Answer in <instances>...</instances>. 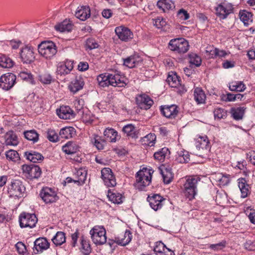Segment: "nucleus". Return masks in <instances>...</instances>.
<instances>
[{"label": "nucleus", "mask_w": 255, "mask_h": 255, "mask_svg": "<svg viewBox=\"0 0 255 255\" xmlns=\"http://www.w3.org/2000/svg\"><path fill=\"white\" fill-rule=\"evenodd\" d=\"M56 113L58 117L62 119H70L74 117L73 111L69 106H61L57 110Z\"/></svg>", "instance_id": "412c9836"}, {"label": "nucleus", "mask_w": 255, "mask_h": 255, "mask_svg": "<svg viewBox=\"0 0 255 255\" xmlns=\"http://www.w3.org/2000/svg\"><path fill=\"white\" fill-rule=\"evenodd\" d=\"M161 173L164 182L166 184L169 183L173 178L172 173L167 170H165V171H162Z\"/></svg>", "instance_id": "052dcab7"}, {"label": "nucleus", "mask_w": 255, "mask_h": 255, "mask_svg": "<svg viewBox=\"0 0 255 255\" xmlns=\"http://www.w3.org/2000/svg\"><path fill=\"white\" fill-rule=\"evenodd\" d=\"M131 237L130 231L127 230L124 234L120 235L116 238V241L118 245L125 246L130 242Z\"/></svg>", "instance_id": "a878e982"}, {"label": "nucleus", "mask_w": 255, "mask_h": 255, "mask_svg": "<svg viewBox=\"0 0 255 255\" xmlns=\"http://www.w3.org/2000/svg\"><path fill=\"white\" fill-rule=\"evenodd\" d=\"M50 244L45 238L37 239L34 242L33 252L34 254L42 253L49 248Z\"/></svg>", "instance_id": "a211bd4d"}, {"label": "nucleus", "mask_w": 255, "mask_h": 255, "mask_svg": "<svg viewBox=\"0 0 255 255\" xmlns=\"http://www.w3.org/2000/svg\"><path fill=\"white\" fill-rule=\"evenodd\" d=\"M85 46L87 48L92 50L98 48L99 45L95 39L90 38L87 39Z\"/></svg>", "instance_id": "4d7b16f0"}, {"label": "nucleus", "mask_w": 255, "mask_h": 255, "mask_svg": "<svg viewBox=\"0 0 255 255\" xmlns=\"http://www.w3.org/2000/svg\"><path fill=\"white\" fill-rule=\"evenodd\" d=\"M136 103L141 109L148 110L153 104L152 100L145 94H142L137 96Z\"/></svg>", "instance_id": "6ab92c4d"}, {"label": "nucleus", "mask_w": 255, "mask_h": 255, "mask_svg": "<svg viewBox=\"0 0 255 255\" xmlns=\"http://www.w3.org/2000/svg\"><path fill=\"white\" fill-rule=\"evenodd\" d=\"M176 160L180 163H187L190 160L189 152L185 150H180L177 151L176 155Z\"/></svg>", "instance_id": "473e14b6"}, {"label": "nucleus", "mask_w": 255, "mask_h": 255, "mask_svg": "<svg viewBox=\"0 0 255 255\" xmlns=\"http://www.w3.org/2000/svg\"><path fill=\"white\" fill-rule=\"evenodd\" d=\"M226 241H222L218 244L210 245L209 248L214 251H218L226 247Z\"/></svg>", "instance_id": "e2e57ef3"}, {"label": "nucleus", "mask_w": 255, "mask_h": 255, "mask_svg": "<svg viewBox=\"0 0 255 255\" xmlns=\"http://www.w3.org/2000/svg\"><path fill=\"white\" fill-rule=\"evenodd\" d=\"M91 239L94 244L97 245H102L106 243L107 237L106 231L103 226H96L90 231Z\"/></svg>", "instance_id": "20e7f679"}, {"label": "nucleus", "mask_w": 255, "mask_h": 255, "mask_svg": "<svg viewBox=\"0 0 255 255\" xmlns=\"http://www.w3.org/2000/svg\"><path fill=\"white\" fill-rule=\"evenodd\" d=\"M214 117L215 119H223L227 116L226 112L223 109L218 108L215 109Z\"/></svg>", "instance_id": "bf43d9fd"}, {"label": "nucleus", "mask_w": 255, "mask_h": 255, "mask_svg": "<svg viewBox=\"0 0 255 255\" xmlns=\"http://www.w3.org/2000/svg\"><path fill=\"white\" fill-rule=\"evenodd\" d=\"M20 58L24 63H30L34 60L35 56L32 48L28 46H25L21 50Z\"/></svg>", "instance_id": "dca6fc26"}, {"label": "nucleus", "mask_w": 255, "mask_h": 255, "mask_svg": "<svg viewBox=\"0 0 255 255\" xmlns=\"http://www.w3.org/2000/svg\"><path fill=\"white\" fill-rule=\"evenodd\" d=\"M246 249L249 251L255 250V240H247L244 244Z\"/></svg>", "instance_id": "774afa93"}, {"label": "nucleus", "mask_w": 255, "mask_h": 255, "mask_svg": "<svg viewBox=\"0 0 255 255\" xmlns=\"http://www.w3.org/2000/svg\"><path fill=\"white\" fill-rule=\"evenodd\" d=\"M19 222L21 228H32L35 226L37 218L35 214L22 213L19 217Z\"/></svg>", "instance_id": "423d86ee"}, {"label": "nucleus", "mask_w": 255, "mask_h": 255, "mask_svg": "<svg viewBox=\"0 0 255 255\" xmlns=\"http://www.w3.org/2000/svg\"><path fill=\"white\" fill-rule=\"evenodd\" d=\"M75 133V129L73 128L65 127L60 130L59 135L62 138L68 139L71 138Z\"/></svg>", "instance_id": "c9c22d12"}, {"label": "nucleus", "mask_w": 255, "mask_h": 255, "mask_svg": "<svg viewBox=\"0 0 255 255\" xmlns=\"http://www.w3.org/2000/svg\"><path fill=\"white\" fill-rule=\"evenodd\" d=\"M170 154V151L167 147L160 149L154 154V158L159 162H163L166 158H168Z\"/></svg>", "instance_id": "c756f323"}, {"label": "nucleus", "mask_w": 255, "mask_h": 255, "mask_svg": "<svg viewBox=\"0 0 255 255\" xmlns=\"http://www.w3.org/2000/svg\"><path fill=\"white\" fill-rule=\"evenodd\" d=\"M52 240L56 246H60L66 241L65 235L62 232H58Z\"/></svg>", "instance_id": "37998d69"}, {"label": "nucleus", "mask_w": 255, "mask_h": 255, "mask_svg": "<svg viewBox=\"0 0 255 255\" xmlns=\"http://www.w3.org/2000/svg\"><path fill=\"white\" fill-rule=\"evenodd\" d=\"M243 181H245V180L242 179L239 182V187L241 192V197L244 198L247 197L249 190V186L246 185L245 182H243Z\"/></svg>", "instance_id": "3c124183"}, {"label": "nucleus", "mask_w": 255, "mask_h": 255, "mask_svg": "<svg viewBox=\"0 0 255 255\" xmlns=\"http://www.w3.org/2000/svg\"><path fill=\"white\" fill-rule=\"evenodd\" d=\"M80 116H82L83 122L86 124H91L93 121V117L90 112L88 110H86L85 112H82Z\"/></svg>", "instance_id": "864d4df0"}, {"label": "nucleus", "mask_w": 255, "mask_h": 255, "mask_svg": "<svg viewBox=\"0 0 255 255\" xmlns=\"http://www.w3.org/2000/svg\"><path fill=\"white\" fill-rule=\"evenodd\" d=\"M199 181V178L195 176H189L186 178L184 184V192L190 200L193 199L196 194V186Z\"/></svg>", "instance_id": "7ed1b4c3"}, {"label": "nucleus", "mask_w": 255, "mask_h": 255, "mask_svg": "<svg viewBox=\"0 0 255 255\" xmlns=\"http://www.w3.org/2000/svg\"><path fill=\"white\" fill-rule=\"evenodd\" d=\"M233 12V7L230 3L223 2L216 8V15L221 19H225Z\"/></svg>", "instance_id": "ddd939ff"}, {"label": "nucleus", "mask_w": 255, "mask_h": 255, "mask_svg": "<svg viewBox=\"0 0 255 255\" xmlns=\"http://www.w3.org/2000/svg\"><path fill=\"white\" fill-rule=\"evenodd\" d=\"M169 48L179 53H185L189 49L188 41L183 38L172 39L169 43Z\"/></svg>", "instance_id": "39448f33"}, {"label": "nucleus", "mask_w": 255, "mask_h": 255, "mask_svg": "<svg viewBox=\"0 0 255 255\" xmlns=\"http://www.w3.org/2000/svg\"><path fill=\"white\" fill-rule=\"evenodd\" d=\"M38 50L40 55L46 59H51L57 53L56 45L51 41L42 42L38 45Z\"/></svg>", "instance_id": "f03ea898"}, {"label": "nucleus", "mask_w": 255, "mask_h": 255, "mask_svg": "<svg viewBox=\"0 0 255 255\" xmlns=\"http://www.w3.org/2000/svg\"><path fill=\"white\" fill-rule=\"evenodd\" d=\"M81 245L83 253L85 255L88 254L91 252V247L89 242L83 238L81 240Z\"/></svg>", "instance_id": "680f3d73"}, {"label": "nucleus", "mask_w": 255, "mask_h": 255, "mask_svg": "<svg viewBox=\"0 0 255 255\" xmlns=\"http://www.w3.org/2000/svg\"><path fill=\"white\" fill-rule=\"evenodd\" d=\"M4 138L6 145L15 146L18 143L17 136L12 131L6 132L4 135Z\"/></svg>", "instance_id": "cd10ccee"}, {"label": "nucleus", "mask_w": 255, "mask_h": 255, "mask_svg": "<svg viewBox=\"0 0 255 255\" xmlns=\"http://www.w3.org/2000/svg\"><path fill=\"white\" fill-rule=\"evenodd\" d=\"M6 159L12 162H17L20 160L18 152L14 150L10 149L5 152Z\"/></svg>", "instance_id": "49530a36"}, {"label": "nucleus", "mask_w": 255, "mask_h": 255, "mask_svg": "<svg viewBox=\"0 0 255 255\" xmlns=\"http://www.w3.org/2000/svg\"><path fill=\"white\" fill-rule=\"evenodd\" d=\"M15 80L16 76L13 73L4 74L0 78V87L4 90H8L13 86Z\"/></svg>", "instance_id": "f8f14e48"}, {"label": "nucleus", "mask_w": 255, "mask_h": 255, "mask_svg": "<svg viewBox=\"0 0 255 255\" xmlns=\"http://www.w3.org/2000/svg\"><path fill=\"white\" fill-rule=\"evenodd\" d=\"M165 245L163 243L157 242L156 243L155 246L154 247V251L157 255H162L165 250Z\"/></svg>", "instance_id": "13d9d810"}, {"label": "nucleus", "mask_w": 255, "mask_h": 255, "mask_svg": "<svg viewBox=\"0 0 255 255\" xmlns=\"http://www.w3.org/2000/svg\"><path fill=\"white\" fill-rule=\"evenodd\" d=\"M138 59H139L138 57L131 56L124 60V64L130 68H133L138 64L139 62Z\"/></svg>", "instance_id": "a18cd8bd"}, {"label": "nucleus", "mask_w": 255, "mask_h": 255, "mask_svg": "<svg viewBox=\"0 0 255 255\" xmlns=\"http://www.w3.org/2000/svg\"><path fill=\"white\" fill-rule=\"evenodd\" d=\"M47 138L50 141L56 142L58 141V136L55 130L49 129L47 132Z\"/></svg>", "instance_id": "0e129e2a"}, {"label": "nucleus", "mask_w": 255, "mask_h": 255, "mask_svg": "<svg viewBox=\"0 0 255 255\" xmlns=\"http://www.w3.org/2000/svg\"><path fill=\"white\" fill-rule=\"evenodd\" d=\"M108 197L111 202L115 204H120L122 202V196L119 193L109 191Z\"/></svg>", "instance_id": "09e8293b"}, {"label": "nucleus", "mask_w": 255, "mask_h": 255, "mask_svg": "<svg viewBox=\"0 0 255 255\" xmlns=\"http://www.w3.org/2000/svg\"><path fill=\"white\" fill-rule=\"evenodd\" d=\"M24 156L27 159L33 163L38 162L43 159V156L40 153L35 151H26Z\"/></svg>", "instance_id": "7c9ffc66"}, {"label": "nucleus", "mask_w": 255, "mask_h": 255, "mask_svg": "<svg viewBox=\"0 0 255 255\" xmlns=\"http://www.w3.org/2000/svg\"><path fill=\"white\" fill-rule=\"evenodd\" d=\"M25 188L19 180H13L8 187V192L10 196L20 197L23 196Z\"/></svg>", "instance_id": "9d476101"}, {"label": "nucleus", "mask_w": 255, "mask_h": 255, "mask_svg": "<svg viewBox=\"0 0 255 255\" xmlns=\"http://www.w3.org/2000/svg\"><path fill=\"white\" fill-rule=\"evenodd\" d=\"M245 108L244 107L233 108L231 109V114L235 120H241L243 118Z\"/></svg>", "instance_id": "79ce46f5"}, {"label": "nucleus", "mask_w": 255, "mask_h": 255, "mask_svg": "<svg viewBox=\"0 0 255 255\" xmlns=\"http://www.w3.org/2000/svg\"><path fill=\"white\" fill-rule=\"evenodd\" d=\"M84 101L83 99L76 100L74 102V106L77 114L81 115L82 112H85L86 109H84Z\"/></svg>", "instance_id": "5fc2aeb1"}, {"label": "nucleus", "mask_w": 255, "mask_h": 255, "mask_svg": "<svg viewBox=\"0 0 255 255\" xmlns=\"http://www.w3.org/2000/svg\"><path fill=\"white\" fill-rule=\"evenodd\" d=\"M153 171L147 168H143L137 172L136 175V182L134 183L135 188L139 190H144L151 183V174Z\"/></svg>", "instance_id": "f257e3e1"}, {"label": "nucleus", "mask_w": 255, "mask_h": 255, "mask_svg": "<svg viewBox=\"0 0 255 255\" xmlns=\"http://www.w3.org/2000/svg\"><path fill=\"white\" fill-rule=\"evenodd\" d=\"M109 79V73L100 74L97 78L99 85L103 87L110 85Z\"/></svg>", "instance_id": "a19ab883"}, {"label": "nucleus", "mask_w": 255, "mask_h": 255, "mask_svg": "<svg viewBox=\"0 0 255 255\" xmlns=\"http://www.w3.org/2000/svg\"><path fill=\"white\" fill-rule=\"evenodd\" d=\"M75 175L78 178V182L84 183L86 179L87 171L84 169L80 168L77 171Z\"/></svg>", "instance_id": "6e6d98bb"}, {"label": "nucleus", "mask_w": 255, "mask_h": 255, "mask_svg": "<svg viewBox=\"0 0 255 255\" xmlns=\"http://www.w3.org/2000/svg\"><path fill=\"white\" fill-rule=\"evenodd\" d=\"M166 81L171 87L176 88L180 85L179 78L176 74L173 72L169 73Z\"/></svg>", "instance_id": "f704fd0d"}, {"label": "nucleus", "mask_w": 255, "mask_h": 255, "mask_svg": "<svg viewBox=\"0 0 255 255\" xmlns=\"http://www.w3.org/2000/svg\"><path fill=\"white\" fill-rule=\"evenodd\" d=\"M39 80L44 84H49L51 83L52 78L49 74H43L39 76Z\"/></svg>", "instance_id": "338daca9"}, {"label": "nucleus", "mask_w": 255, "mask_h": 255, "mask_svg": "<svg viewBox=\"0 0 255 255\" xmlns=\"http://www.w3.org/2000/svg\"><path fill=\"white\" fill-rule=\"evenodd\" d=\"M212 178L216 184L220 186L227 185L230 182V176L229 175H224L221 173L213 174Z\"/></svg>", "instance_id": "b1692460"}, {"label": "nucleus", "mask_w": 255, "mask_h": 255, "mask_svg": "<svg viewBox=\"0 0 255 255\" xmlns=\"http://www.w3.org/2000/svg\"><path fill=\"white\" fill-rule=\"evenodd\" d=\"M101 176L105 185L107 187H114L116 185L115 177L110 168H103L101 170Z\"/></svg>", "instance_id": "4468645a"}, {"label": "nucleus", "mask_w": 255, "mask_h": 255, "mask_svg": "<svg viewBox=\"0 0 255 255\" xmlns=\"http://www.w3.org/2000/svg\"><path fill=\"white\" fill-rule=\"evenodd\" d=\"M245 85L241 81L233 82L230 84L229 89L232 91L242 92L246 89Z\"/></svg>", "instance_id": "c03bdc74"}, {"label": "nucleus", "mask_w": 255, "mask_h": 255, "mask_svg": "<svg viewBox=\"0 0 255 255\" xmlns=\"http://www.w3.org/2000/svg\"><path fill=\"white\" fill-rule=\"evenodd\" d=\"M122 131L126 136L128 138H136L138 137V132L135 127L132 124H128L123 128Z\"/></svg>", "instance_id": "393cba45"}, {"label": "nucleus", "mask_w": 255, "mask_h": 255, "mask_svg": "<svg viewBox=\"0 0 255 255\" xmlns=\"http://www.w3.org/2000/svg\"><path fill=\"white\" fill-rule=\"evenodd\" d=\"M94 144L97 149L101 150L104 148L105 144V141L102 139L100 137L96 136L94 138Z\"/></svg>", "instance_id": "69168bd1"}, {"label": "nucleus", "mask_w": 255, "mask_h": 255, "mask_svg": "<svg viewBox=\"0 0 255 255\" xmlns=\"http://www.w3.org/2000/svg\"><path fill=\"white\" fill-rule=\"evenodd\" d=\"M63 152L68 154H72L79 150L78 145L73 142L69 141L62 147Z\"/></svg>", "instance_id": "2f4dec72"}, {"label": "nucleus", "mask_w": 255, "mask_h": 255, "mask_svg": "<svg viewBox=\"0 0 255 255\" xmlns=\"http://www.w3.org/2000/svg\"><path fill=\"white\" fill-rule=\"evenodd\" d=\"M73 69V63L71 61L67 60L64 62L58 63L57 67L56 73L58 75H67Z\"/></svg>", "instance_id": "aec40b11"}, {"label": "nucleus", "mask_w": 255, "mask_h": 255, "mask_svg": "<svg viewBox=\"0 0 255 255\" xmlns=\"http://www.w3.org/2000/svg\"><path fill=\"white\" fill-rule=\"evenodd\" d=\"M110 84L114 87H124L127 84L126 77L118 71L109 73Z\"/></svg>", "instance_id": "9b49d317"}, {"label": "nucleus", "mask_w": 255, "mask_h": 255, "mask_svg": "<svg viewBox=\"0 0 255 255\" xmlns=\"http://www.w3.org/2000/svg\"><path fill=\"white\" fill-rule=\"evenodd\" d=\"M105 136L109 140L110 142H116L120 139L121 136L118 134V132L113 128H107L104 132Z\"/></svg>", "instance_id": "c85d7f7f"}, {"label": "nucleus", "mask_w": 255, "mask_h": 255, "mask_svg": "<svg viewBox=\"0 0 255 255\" xmlns=\"http://www.w3.org/2000/svg\"><path fill=\"white\" fill-rule=\"evenodd\" d=\"M209 140L206 135H199L196 138V147L198 150L197 154L203 156L210 149Z\"/></svg>", "instance_id": "6e6552de"}, {"label": "nucleus", "mask_w": 255, "mask_h": 255, "mask_svg": "<svg viewBox=\"0 0 255 255\" xmlns=\"http://www.w3.org/2000/svg\"><path fill=\"white\" fill-rule=\"evenodd\" d=\"M165 199L159 194H154L152 196H148L147 201L152 209L157 211L161 209L163 205Z\"/></svg>", "instance_id": "f3484780"}, {"label": "nucleus", "mask_w": 255, "mask_h": 255, "mask_svg": "<svg viewBox=\"0 0 255 255\" xmlns=\"http://www.w3.org/2000/svg\"><path fill=\"white\" fill-rule=\"evenodd\" d=\"M194 99L198 104H202L205 102L206 95L200 88H196L194 90Z\"/></svg>", "instance_id": "e433bc0d"}, {"label": "nucleus", "mask_w": 255, "mask_h": 255, "mask_svg": "<svg viewBox=\"0 0 255 255\" xmlns=\"http://www.w3.org/2000/svg\"><path fill=\"white\" fill-rule=\"evenodd\" d=\"M157 6L165 12L171 9L173 6V3L170 0H159L157 3Z\"/></svg>", "instance_id": "ea45409f"}, {"label": "nucleus", "mask_w": 255, "mask_h": 255, "mask_svg": "<svg viewBox=\"0 0 255 255\" xmlns=\"http://www.w3.org/2000/svg\"><path fill=\"white\" fill-rule=\"evenodd\" d=\"M156 135L154 133H149L141 138L142 144L152 146L154 145L156 140Z\"/></svg>", "instance_id": "58836bf2"}, {"label": "nucleus", "mask_w": 255, "mask_h": 255, "mask_svg": "<svg viewBox=\"0 0 255 255\" xmlns=\"http://www.w3.org/2000/svg\"><path fill=\"white\" fill-rule=\"evenodd\" d=\"M239 15L241 20L244 22L245 25H248L252 22V14L251 12L245 10H241Z\"/></svg>", "instance_id": "4c0bfd02"}, {"label": "nucleus", "mask_w": 255, "mask_h": 255, "mask_svg": "<svg viewBox=\"0 0 255 255\" xmlns=\"http://www.w3.org/2000/svg\"><path fill=\"white\" fill-rule=\"evenodd\" d=\"M55 30L61 32H69L72 28L73 25L69 20L65 19L62 22L56 24L54 26Z\"/></svg>", "instance_id": "bb28decb"}, {"label": "nucleus", "mask_w": 255, "mask_h": 255, "mask_svg": "<svg viewBox=\"0 0 255 255\" xmlns=\"http://www.w3.org/2000/svg\"><path fill=\"white\" fill-rule=\"evenodd\" d=\"M40 196L42 200L46 204H52L59 199L56 192L49 187H44L41 190Z\"/></svg>", "instance_id": "0eeeda50"}, {"label": "nucleus", "mask_w": 255, "mask_h": 255, "mask_svg": "<svg viewBox=\"0 0 255 255\" xmlns=\"http://www.w3.org/2000/svg\"><path fill=\"white\" fill-rule=\"evenodd\" d=\"M115 32L118 38L123 41H128L133 38V34L131 31L124 26H120L115 28Z\"/></svg>", "instance_id": "2eb2a0df"}, {"label": "nucleus", "mask_w": 255, "mask_h": 255, "mask_svg": "<svg viewBox=\"0 0 255 255\" xmlns=\"http://www.w3.org/2000/svg\"><path fill=\"white\" fill-rule=\"evenodd\" d=\"M189 62L191 65L195 66H199L201 64V58L195 53H191L189 55Z\"/></svg>", "instance_id": "603ef678"}, {"label": "nucleus", "mask_w": 255, "mask_h": 255, "mask_svg": "<svg viewBox=\"0 0 255 255\" xmlns=\"http://www.w3.org/2000/svg\"><path fill=\"white\" fill-rule=\"evenodd\" d=\"M75 16L84 21L89 18L91 15L90 9L89 6H80L78 7L75 13Z\"/></svg>", "instance_id": "4be33fe9"}, {"label": "nucleus", "mask_w": 255, "mask_h": 255, "mask_svg": "<svg viewBox=\"0 0 255 255\" xmlns=\"http://www.w3.org/2000/svg\"><path fill=\"white\" fill-rule=\"evenodd\" d=\"M162 115L167 118H174L178 113L177 107L175 105L164 106L161 108Z\"/></svg>", "instance_id": "5701e85b"}, {"label": "nucleus", "mask_w": 255, "mask_h": 255, "mask_svg": "<svg viewBox=\"0 0 255 255\" xmlns=\"http://www.w3.org/2000/svg\"><path fill=\"white\" fill-rule=\"evenodd\" d=\"M24 134L27 139L33 141V142H37L39 139L38 134L34 130L25 131Z\"/></svg>", "instance_id": "8fccbe9b"}, {"label": "nucleus", "mask_w": 255, "mask_h": 255, "mask_svg": "<svg viewBox=\"0 0 255 255\" xmlns=\"http://www.w3.org/2000/svg\"><path fill=\"white\" fill-rule=\"evenodd\" d=\"M14 65V62L10 58L5 56H2L0 57V66L9 68L12 67Z\"/></svg>", "instance_id": "de8ad7c7"}, {"label": "nucleus", "mask_w": 255, "mask_h": 255, "mask_svg": "<svg viewBox=\"0 0 255 255\" xmlns=\"http://www.w3.org/2000/svg\"><path fill=\"white\" fill-rule=\"evenodd\" d=\"M21 169L23 175L27 179L37 178L41 175V169L37 165L24 164L22 166Z\"/></svg>", "instance_id": "1a4fd4ad"}, {"label": "nucleus", "mask_w": 255, "mask_h": 255, "mask_svg": "<svg viewBox=\"0 0 255 255\" xmlns=\"http://www.w3.org/2000/svg\"><path fill=\"white\" fill-rule=\"evenodd\" d=\"M84 86V81L82 78L79 77L76 78L70 83L69 88L70 90L76 93L80 90L82 89Z\"/></svg>", "instance_id": "72a5a7b5"}]
</instances>
